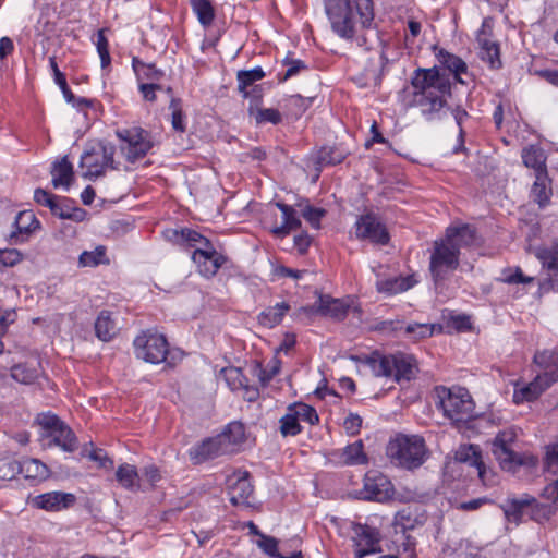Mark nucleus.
Returning a JSON list of instances; mask_svg holds the SVG:
<instances>
[{
  "instance_id": "f257e3e1",
  "label": "nucleus",
  "mask_w": 558,
  "mask_h": 558,
  "mask_svg": "<svg viewBox=\"0 0 558 558\" xmlns=\"http://www.w3.org/2000/svg\"><path fill=\"white\" fill-rule=\"evenodd\" d=\"M412 92L403 90L402 102L407 108H418L422 116L433 121L440 119L441 110L451 96V82L437 66L418 68L411 77Z\"/></svg>"
},
{
  "instance_id": "f03ea898",
  "label": "nucleus",
  "mask_w": 558,
  "mask_h": 558,
  "mask_svg": "<svg viewBox=\"0 0 558 558\" xmlns=\"http://www.w3.org/2000/svg\"><path fill=\"white\" fill-rule=\"evenodd\" d=\"M366 363L375 376L392 377L397 383L410 381L418 371L415 357L403 352L388 355L373 352Z\"/></svg>"
},
{
  "instance_id": "7ed1b4c3",
  "label": "nucleus",
  "mask_w": 558,
  "mask_h": 558,
  "mask_svg": "<svg viewBox=\"0 0 558 558\" xmlns=\"http://www.w3.org/2000/svg\"><path fill=\"white\" fill-rule=\"evenodd\" d=\"M426 445L423 437L417 435H397L387 445L386 454L397 466L414 470L420 468L426 459Z\"/></svg>"
},
{
  "instance_id": "20e7f679",
  "label": "nucleus",
  "mask_w": 558,
  "mask_h": 558,
  "mask_svg": "<svg viewBox=\"0 0 558 558\" xmlns=\"http://www.w3.org/2000/svg\"><path fill=\"white\" fill-rule=\"evenodd\" d=\"M35 423L41 427L43 446L48 448L60 447L64 452H74L77 449V437L58 415L51 412L39 413Z\"/></svg>"
},
{
  "instance_id": "39448f33",
  "label": "nucleus",
  "mask_w": 558,
  "mask_h": 558,
  "mask_svg": "<svg viewBox=\"0 0 558 558\" xmlns=\"http://www.w3.org/2000/svg\"><path fill=\"white\" fill-rule=\"evenodd\" d=\"M437 405L452 422H468L474 416V402L465 388L436 387Z\"/></svg>"
},
{
  "instance_id": "423d86ee",
  "label": "nucleus",
  "mask_w": 558,
  "mask_h": 558,
  "mask_svg": "<svg viewBox=\"0 0 558 558\" xmlns=\"http://www.w3.org/2000/svg\"><path fill=\"white\" fill-rule=\"evenodd\" d=\"M517 434L512 429H505L499 432L493 441V453L498 460L502 470L508 472H517L522 466L534 468L537 464V458L532 454H519L511 449Z\"/></svg>"
},
{
  "instance_id": "0eeeda50",
  "label": "nucleus",
  "mask_w": 558,
  "mask_h": 558,
  "mask_svg": "<svg viewBox=\"0 0 558 558\" xmlns=\"http://www.w3.org/2000/svg\"><path fill=\"white\" fill-rule=\"evenodd\" d=\"M460 265V252L445 238L434 242L429 258V271L436 284L447 280Z\"/></svg>"
},
{
  "instance_id": "6e6552de",
  "label": "nucleus",
  "mask_w": 558,
  "mask_h": 558,
  "mask_svg": "<svg viewBox=\"0 0 558 558\" xmlns=\"http://www.w3.org/2000/svg\"><path fill=\"white\" fill-rule=\"evenodd\" d=\"M116 147L110 143L99 142L97 145L86 149L81 156L80 166L85 168V179L95 180L105 175L106 170L118 169L114 162Z\"/></svg>"
},
{
  "instance_id": "1a4fd4ad",
  "label": "nucleus",
  "mask_w": 558,
  "mask_h": 558,
  "mask_svg": "<svg viewBox=\"0 0 558 558\" xmlns=\"http://www.w3.org/2000/svg\"><path fill=\"white\" fill-rule=\"evenodd\" d=\"M116 135L123 143L121 150L131 163L143 159L155 146L151 132L141 126L119 129Z\"/></svg>"
},
{
  "instance_id": "9d476101",
  "label": "nucleus",
  "mask_w": 558,
  "mask_h": 558,
  "mask_svg": "<svg viewBox=\"0 0 558 558\" xmlns=\"http://www.w3.org/2000/svg\"><path fill=\"white\" fill-rule=\"evenodd\" d=\"M324 4L332 31L342 38H353L355 13L351 0H324Z\"/></svg>"
},
{
  "instance_id": "9b49d317",
  "label": "nucleus",
  "mask_w": 558,
  "mask_h": 558,
  "mask_svg": "<svg viewBox=\"0 0 558 558\" xmlns=\"http://www.w3.org/2000/svg\"><path fill=\"white\" fill-rule=\"evenodd\" d=\"M133 345L135 355L145 362L159 364L167 360L169 344L163 335L145 331L134 339Z\"/></svg>"
},
{
  "instance_id": "f8f14e48",
  "label": "nucleus",
  "mask_w": 558,
  "mask_h": 558,
  "mask_svg": "<svg viewBox=\"0 0 558 558\" xmlns=\"http://www.w3.org/2000/svg\"><path fill=\"white\" fill-rule=\"evenodd\" d=\"M393 493L391 481L383 473L371 470L365 473L363 487L355 492V497L362 500L385 502L392 498Z\"/></svg>"
},
{
  "instance_id": "ddd939ff",
  "label": "nucleus",
  "mask_w": 558,
  "mask_h": 558,
  "mask_svg": "<svg viewBox=\"0 0 558 558\" xmlns=\"http://www.w3.org/2000/svg\"><path fill=\"white\" fill-rule=\"evenodd\" d=\"M352 532L355 558H363L379 549L380 533L376 527L368 524L352 523Z\"/></svg>"
},
{
  "instance_id": "4468645a",
  "label": "nucleus",
  "mask_w": 558,
  "mask_h": 558,
  "mask_svg": "<svg viewBox=\"0 0 558 558\" xmlns=\"http://www.w3.org/2000/svg\"><path fill=\"white\" fill-rule=\"evenodd\" d=\"M76 496L72 493L49 492L29 498L33 508L48 512H59L73 507Z\"/></svg>"
},
{
  "instance_id": "2eb2a0df",
  "label": "nucleus",
  "mask_w": 558,
  "mask_h": 558,
  "mask_svg": "<svg viewBox=\"0 0 558 558\" xmlns=\"http://www.w3.org/2000/svg\"><path fill=\"white\" fill-rule=\"evenodd\" d=\"M301 539L298 537L291 538L281 546V550L278 548L277 538L259 534L257 546L269 557L275 558H303L301 549H299Z\"/></svg>"
},
{
  "instance_id": "dca6fc26",
  "label": "nucleus",
  "mask_w": 558,
  "mask_h": 558,
  "mask_svg": "<svg viewBox=\"0 0 558 558\" xmlns=\"http://www.w3.org/2000/svg\"><path fill=\"white\" fill-rule=\"evenodd\" d=\"M355 233L359 239H367L377 244H387L389 234L386 228L374 215L361 216L355 222Z\"/></svg>"
},
{
  "instance_id": "f3484780",
  "label": "nucleus",
  "mask_w": 558,
  "mask_h": 558,
  "mask_svg": "<svg viewBox=\"0 0 558 558\" xmlns=\"http://www.w3.org/2000/svg\"><path fill=\"white\" fill-rule=\"evenodd\" d=\"M253 492L254 487L247 471H239L230 478L228 495L232 505H248V499L253 495Z\"/></svg>"
},
{
  "instance_id": "a211bd4d",
  "label": "nucleus",
  "mask_w": 558,
  "mask_h": 558,
  "mask_svg": "<svg viewBox=\"0 0 558 558\" xmlns=\"http://www.w3.org/2000/svg\"><path fill=\"white\" fill-rule=\"evenodd\" d=\"M223 446L225 445L221 442V437H218L217 435L215 437L205 439L196 446H193L189 450V456L194 464H199L219 456L229 454L228 449Z\"/></svg>"
},
{
  "instance_id": "6ab92c4d",
  "label": "nucleus",
  "mask_w": 558,
  "mask_h": 558,
  "mask_svg": "<svg viewBox=\"0 0 558 558\" xmlns=\"http://www.w3.org/2000/svg\"><path fill=\"white\" fill-rule=\"evenodd\" d=\"M13 227L9 240L12 244H19L25 242L40 227V222L32 210H22L15 217Z\"/></svg>"
},
{
  "instance_id": "aec40b11",
  "label": "nucleus",
  "mask_w": 558,
  "mask_h": 558,
  "mask_svg": "<svg viewBox=\"0 0 558 558\" xmlns=\"http://www.w3.org/2000/svg\"><path fill=\"white\" fill-rule=\"evenodd\" d=\"M535 501V497L529 494H523L520 497H508L500 508L504 511L505 518L508 522L519 525L522 522L523 515L529 511V505Z\"/></svg>"
},
{
  "instance_id": "412c9836",
  "label": "nucleus",
  "mask_w": 558,
  "mask_h": 558,
  "mask_svg": "<svg viewBox=\"0 0 558 558\" xmlns=\"http://www.w3.org/2000/svg\"><path fill=\"white\" fill-rule=\"evenodd\" d=\"M192 259L197 265L201 275L206 278L214 277L227 262V257L217 251H194Z\"/></svg>"
},
{
  "instance_id": "4be33fe9",
  "label": "nucleus",
  "mask_w": 558,
  "mask_h": 558,
  "mask_svg": "<svg viewBox=\"0 0 558 558\" xmlns=\"http://www.w3.org/2000/svg\"><path fill=\"white\" fill-rule=\"evenodd\" d=\"M350 151L344 149L341 145L323 146L316 153L314 157L315 169L319 172L324 167L336 166L341 163Z\"/></svg>"
},
{
  "instance_id": "5701e85b",
  "label": "nucleus",
  "mask_w": 558,
  "mask_h": 558,
  "mask_svg": "<svg viewBox=\"0 0 558 558\" xmlns=\"http://www.w3.org/2000/svg\"><path fill=\"white\" fill-rule=\"evenodd\" d=\"M534 363L543 368L539 374L548 384L558 381V349L537 352L533 359Z\"/></svg>"
},
{
  "instance_id": "b1692460",
  "label": "nucleus",
  "mask_w": 558,
  "mask_h": 558,
  "mask_svg": "<svg viewBox=\"0 0 558 558\" xmlns=\"http://www.w3.org/2000/svg\"><path fill=\"white\" fill-rule=\"evenodd\" d=\"M550 386L551 385L542 378V376L537 375L533 381L524 386L520 387L519 385H515L513 402L520 404L523 402L534 401Z\"/></svg>"
},
{
  "instance_id": "393cba45",
  "label": "nucleus",
  "mask_w": 558,
  "mask_h": 558,
  "mask_svg": "<svg viewBox=\"0 0 558 558\" xmlns=\"http://www.w3.org/2000/svg\"><path fill=\"white\" fill-rule=\"evenodd\" d=\"M332 456L339 459L343 465H364L368 463L367 454L364 452L363 441L356 440L349 444L341 450H336Z\"/></svg>"
},
{
  "instance_id": "a878e982",
  "label": "nucleus",
  "mask_w": 558,
  "mask_h": 558,
  "mask_svg": "<svg viewBox=\"0 0 558 558\" xmlns=\"http://www.w3.org/2000/svg\"><path fill=\"white\" fill-rule=\"evenodd\" d=\"M314 307L320 315L329 316L335 319H343L348 314V305L339 299L325 294H319L314 303Z\"/></svg>"
},
{
  "instance_id": "bb28decb",
  "label": "nucleus",
  "mask_w": 558,
  "mask_h": 558,
  "mask_svg": "<svg viewBox=\"0 0 558 558\" xmlns=\"http://www.w3.org/2000/svg\"><path fill=\"white\" fill-rule=\"evenodd\" d=\"M276 207L282 213L283 222L281 226H276L270 230L275 236L284 238L291 231L301 227V220L296 216V210L291 205L277 202Z\"/></svg>"
},
{
  "instance_id": "cd10ccee",
  "label": "nucleus",
  "mask_w": 558,
  "mask_h": 558,
  "mask_svg": "<svg viewBox=\"0 0 558 558\" xmlns=\"http://www.w3.org/2000/svg\"><path fill=\"white\" fill-rule=\"evenodd\" d=\"M40 375V361L33 357L26 362L14 364L11 367V377L21 384L31 385Z\"/></svg>"
},
{
  "instance_id": "c85d7f7f",
  "label": "nucleus",
  "mask_w": 558,
  "mask_h": 558,
  "mask_svg": "<svg viewBox=\"0 0 558 558\" xmlns=\"http://www.w3.org/2000/svg\"><path fill=\"white\" fill-rule=\"evenodd\" d=\"M218 437H221V442H223V447L228 449V453H233L246 439L245 426L238 421L231 422Z\"/></svg>"
},
{
  "instance_id": "c756f323",
  "label": "nucleus",
  "mask_w": 558,
  "mask_h": 558,
  "mask_svg": "<svg viewBox=\"0 0 558 558\" xmlns=\"http://www.w3.org/2000/svg\"><path fill=\"white\" fill-rule=\"evenodd\" d=\"M20 474H23L25 480L44 482L50 476L49 468L40 460L35 458H23L19 460Z\"/></svg>"
},
{
  "instance_id": "7c9ffc66",
  "label": "nucleus",
  "mask_w": 558,
  "mask_h": 558,
  "mask_svg": "<svg viewBox=\"0 0 558 558\" xmlns=\"http://www.w3.org/2000/svg\"><path fill=\"white\" fill-rule=\"evenodd\" d=\"M483 34L484 29H481L477 35V41L480 45L478 56L482 61L489 65L490 69L497 70L501 68L499 45L496 41L483 38Z\"/></svg>"
},
{
  "instance_id": "2f4dec72",
  "label": "nucleus",
  "mask_w": 558,
  "mask_h": 558,
  "mask_svg": "<svg viewBox=\"0 0 558 558\" xmlns=\"http://www.w3.org/2000/svg\"><path fill=\"white\" fill-rule=\"evenodd\" d=\"M436 58L445 69L454 75L458 83L465 84L461 75L468 74V65L460 57L452 54L445 49H439L436 52Z\"/></svg>"
},
{
  "instance_id": "473e14b6",
  "label": "nucleus",
  "mask_w": 558,
  "mask_h": 558,
  "mask_svg": "<svg viewBox=\"0 0 558 558\" xmlns=\"http://www.w3.org/2000/svg\"><path fill=\"white\" fill-rule=\"evenodd\" d=\"M475 230L469 225L449 227L446 230L445 239L457 246L460 252L462 247L471 246L475 241Z\"/></svg>"
},
{
  "instance_id": "72a5a7b5",
  "label": "nucleus",
  "mask_w": 558,
  "mask_h": 558,
  "mask_svg": "<svg viewBox=\"0 0 558 558\" xmlns=\"http://www.w3.org/2000/svg\"><path fill=\"white\" fill-rule=\"evenodd\" d=\"M51 175L52 185L54 187L63 186L68 190L71 186L74 177V171L73 166L69 161L66 156L53 162Z\"/></svg>"
},
{
  "instance_id": "f704fd0d",
  "label": "nucleus",
  "mask_w": 558,
  "mask_h": 558,
  "mask_svg": "<svg viewBox=\"0 0 558 558\" xmlns=\"http://www.w3.org/2000/svg\"><path fill=\"white\" fill-rule=\"evenodd\" d=\"M551 181L547 172H538L531 189V197L541 207L548 204L551 195Z\"/></svg>"
},
{
  "instance_id": "c9c22d12",
  "label": "nucleus",
  "mask_w": 558,
  "mask_h": 558,
  "mask_svg": "<svg viewBox=\"0 0 558 558\" xmlns=\"http://www.w3.org/2000/svg\"><path fill=\"white\" fill-rule=\"evenodd\" d=\"M521 157L524 166L532 168L535 171V175L538 172H547L546 155L539 146L530 145L524 147Z\"/></svg>"
},
{
  "instance_id": "e433bc0d",
  "label": "nucleus",
  "mask_w": 558,
  "mask_h": 558,
  "mask_svg": "<svg viewBox=\"0 0 558 558\" xmlns=\"http://www.w3.org/2000/svg\"><path fill=\"white\" fill-rule=\"evenodd\" d=\"M456 458L459 462L469 463L471 466H474L477 470L478 476L483 477L485 465L477 446L469 445L460 447L456 453Z\"/></svg>"
},
{
  "instance_id": "4c0bfd02",
  "label": "nucleus",
  "mask_w": 558,
  "mask_h": 558,
  "mask_svg": "<svg viewBox=\"0 0 558 558\" xmlns=\"http://www.w3.org/2000/svg\"><path fill=\"white\" fill-rule=\"evenodd\" d=\"M95 332L101 341H110L116 332L117 327L114 320L111 318L109 311H101L95 322Z\"/></svg>"
},
{
  "instance_id": "58836bf2",
  "label": "nucleus",
  "mask_w": 558,
  "mask_h": 558,
  "mask_svg": "<svg viewBox=\"0 0 558 558\" xmlns=\"http://www.w3.org/2000/svg\"><path fill=\"white\" fill-rule=\"evenodd\" d=\"M290 310L287 302L277 303L275 306L267 307L258 316L260 325L267 328H272L280 324L286 313Z\"/></svg>"
},
{
  "instance_id": "ea45409f",
  "label": "nucleus",
  "mask_w": 558,
  "mask_h": 558,
  "mask_svg": "<svg viewBox=\"0 0 558 558\" xmlns=\"http://www.w3.org/2000/svg\"><path fill=\"white\" fill-rule=\"evenodd\" d=\"M265 72L260 66H256L252 70H240L236 73L238 80V92L242 97L247 96V88L255 86L254 83L265 77Z\"/></svg>"
},
{
  "instance_id": "a19ab883",
  "label": "nucleus",
  "mask_w": 558,
  "mask_h": 558,
  "mask_svg": "<svg viewBox=\"0 0 558 558\" xmlns=\"http://www.w3.org/2000/svg\"><path fill=\"white\" fill-rule=\"evenodd\" d=\"M116 478L125 489L135 490L140 487L138 473L134 465L121 464L116 472Z\"/></svg>"
},
{
  "instance_id": "79ce46f5",
  "label": "nucleus",
  "mask_w": 558,
  "mask_h": 558,
  "mask_svg": "<svg viewBox=\"0 0 558 558\" xmlns=\"http://www.w3.org/2000/svg\"><path fill=\"white\" fill-rule=\"evenodd\" d=\"M250 116L254 117L256 124L271 123L277 125L282 122V114L275 108H255L253 104L248 107Z\"/></svg>"
},
{
  "instance_id": "37998d69",
  "label": "nucleus",
  "mask_w": 558,
  "mask_h": 558,
  "mask_svg": "<svg viewBox=\"0 0 558 558\" xmlns=\"http://www.w3.org/2000/svg\"><path fill=\"white\" fill-rule=\"evenodd\" d=\"M193 12L196 14L198 22L207 27L211 25L215 19V9L209 0H190Z\"/></svg>"
},
{
  "instance_id": "c03bdc74",
  "label": "nucleus",
  "mask_w": 558,
  "mask_h": 558,
  "mask_svg": "<svg viewBox=\"0 0 558 558\" xmlns=\"http://www.w3.org/2000/svg\"><path fill=\"white\" fill-rule=\"evenodd\" d=\"M535 256L541 260L543 267L558 272V240L550 247H538Z\"/></svg>"
},
{
  "instance_id": "a18cd8bd",
  "label": "nucleus",
  "mask_w": 558,
  "mask_h": 558,
  "mask_svg": "<svg viewBox=\"0 0 558 558\" xmlns=\"http://www.w3.org/2000/svg\"><path fill=\"white\" fill-rule=\"evenodd\" d=\"M411 286L410 279L403 277L380 280L376 284L377 290L386 294H397L407 291Z\"/></svg>"
},
{
  "instance_id": "49530a36",
  "label": "nucleus",
  "mask_w": 558,
  "mask_h": 558,
  "mask_svg": "<svg viewBox=\"0 0 558 558\" xmlns=\"http://www.w3.org/2000/svg\"><path fill=\"white\" fill-rule=\"evenodd\" d=\"M78 263L83 267H95L99 264L109 263L105 246H98L94 251H84L80 255Z\"/></svg>"
},
{
  "instance_id": "de8ad7c7",
  "label": "nucleus",
  "mask_w": 558,
  "mask_h": 558,
  "mask_svg": "<svg viewBox=\"0 0 558 558\" xmlns=\"http://www.w3.org/2000/svg\"><path fill=\"white\" fill-rule=\"evenodd\" d=\"M290 412L295 414L299 422L302 420L304 422L310 423L311 425H314L319 421L316 410L313 407L303 402H296L291 404Z\"/></svg>"
},
{
  "instance_id": "09e8293b",
  "label": "nucleus",
  "mask_w": 558,
  "mask_h": 558,
  "mask_svg": "<svg viewBox=\"0 0 558 558\" xmlns=\"http://www.w3.org/2000/svg\"><path fill=\"white\" fill-rule=\"evenodd\" d=\"M280 433L283 437L296 436L302 432L300 422L295 414L290 412V405L287 409V413L280 418Z\"/></svg>"
},
{
  "instance_id": "8fccbe9b",
  "label": "nucleus",
  "mask_w": 558,
  "mask_h": 558,
  "mask_svg": "<svg viewBox=\"0 0 558 558\" xmlns=\"http://www.w3.org/2000/svg\"><path fill=\"white\" fill-rule=\"evenodd\" d=\"M355 11L360 16V23L363 28H371L374 20L373 0H356Z\"/></svg>"
},
{
  "instance_id": "3c124183",
  "label": "nucleus",
  "mask_w": 558,
  "mask_h": 558,
  "mask_svg": "<svg viewBox=\"0 0 558 558\" xmlns=\"http://www.w3.org/2000/svg\"><path fill=\"white\" fill-rule=\"evenodd\" d=\"M49 65H50V69L52 70V72H53L54 82L60 87V89L62 90V94H63L65 100L66 101L74 100L75 99V95L70 89V87H69V85L66 83L65 75L59 70L58 63H57V59H56L54 56L49 58Z\"/></svg>"
},
{
  "instance_id": "603ef678",
  "label": "nucleus",
  "mask_w": 558,
  "mask_h": 558,
  "mask_svg": "<svg viewBox=\"0 0 558 558\" xmlns=\"http://www.w3.org/2000/svg\"><path fill=\"white\" fill-rule=\"evenodd\" d=\"M282 64L287 68L284 74L282 77L279 78L280 82H284L298 74H300L302 71H305L308 69L307 64L300 60L294 59L291 53H289L282 61Z\"/></svg>"
},
{
  "instance_id": "864d4df0",
  "label": "nucleus",
  "mask_w": 558,
  "mask_h": 558,
  "mask_svg": "<svg viewBox=\"0 0 558 558\" xmlns=\"http://www.w3.org/2000/svg\"><path fill=\"white\" fill-rule=\"evenodd\" d=\"M435 326L429 324L412 323L408 324L404 328L405 335L410 336L413 340L432 337Z\"/></svg>"
},
{
  "instance_id": "5fc2aeb1",
  "label": "nucleus",
  "mask_w": 558,
  "mask_h": 558,
  "mask_svg": "<svg viewBox=\"0 0 558 558\" xmlns=\"http://www.w3.org/2000/svg\"><path fill=\"white\" fill-rule=\"evenodd\" d=\"M20 472L19 460L0 458V484L13 480Z\"/></svg>"
},
{
  "instance_id": "6e6d98bb",
  "label": "nucleus",
  "mask_w": 558,
  "mask_h": 558,
  "mask_svg": "<svg viewBox=\"0 0 558 558\" xmlns=\"http://www.w3.org/2000/svg\"><path fill=\"white\" fill-rule=\"evenodd\" d=\"M171 125L177 132L183 133L185 131L184 114L182 111V101L180 98H172L170 100Z\"/></svg>"
},
{
  "instance_id": "4d7b16f0",
  "label": "nucleus",
  "mask_w": 558,
  "mask_h": 558,
  "mask_svg": "<svg viewBox=\"0 0 558 558\" xmlns=\"http://www.w3.org/2000/svg\"><path fill=\"white\" fill-rule=\"evenodd\" d=\"M453 118L456 120V123L459 128V135H458V145L453 148V154H459L462 151H466V148L464 146V130L462 128L463 120L469 116L466 110L461 107H456L452 110Z\"/></svg>"
},
{
  "instance_id": "13d9d810",
  "label": "nucleus",
  "mask_w": 558,
  "mask_h": 558,
  "mask_svg": "<svg viewBox=\"0 0 558 558\" xmlns=\"http://www.w3.org/2000/svg\"><path fill=\"white\" fill-rule=\"evenodd\" d=\"M501 281L508 284H517V283H532L534 281L533 277L525 276L520 267L515 268H507L502 271Z\"/></svg>"
},
{
  "instance_id": "bf43d9fd",
  "label": "nucleus",
  "mask_w": 558,
  "mask_h": 558,
  "mask_svg": "<svg viewBox=\"0 0 558 558\" xmlns=\"http://www.w3.org/2000/svg\"><path fill=\"white\" fill-rule=\"evenodd\" d=\"M96 47H97V52L100 57L101 68L102 69L108 68L111 63V58H110V53H109L108 39L105 36L104 29H99L97 32Z\"/></svg>"
},
{
  "instance_id": "052dcab7",
  "label": "nucleus",
  "mask_w": 558,
  "mask_h": 558,
  "mask_svg": "<svg viewBox=\"0 0 558 558\" xmlns=\"http://www.w3.org/2000/svg\"><path fill=\"white\" fill-rule=\"evenodd\" d=\"M303 218L311 223L312 227L318 229L320 226V220L325 216L326 210L323 208H317L311 205H306L302 209Z\"/></svg>"
},
{
  "instance_id": "680f3d73",
  "label": "nucleus",
  "mask_w": 558,
  "mask_h": 558,
  "mask_svg": "<svg viewBox=\"0 0 558 558\" xmlns=\"http://www.w3.org/2000/svg\"><path fill=\"white\" fill-rule=\"evenodd\" d=\"M223 377L232 390L243 387L244 376L242 371L236 367H229L222 369Z\"/></svg>"
},
{
  "instance_id": "e2e57ef3",
  "label": "nucleus",
  "mask_w": 558,
  "mask_h": 558,
  "mask_svg": "<svg viewBox=\"0 0 558 558\" xmlns=\"http://www.w3.org/2000/svg\"><path fill=\"white\" fill-rule=\"evenodd\" d=\"M545 468L547 471L558 474V442L546 446Z\"/></svg>"
},
{
  "instance_id": "0e129e2a",
  "label": "nucleus",
  "mask_w": 558,
  "mask_h": 558,
  "mask_svg": "<svg viewBox=\"0 0 558 558\" xmlns=\"http://www.w3.org/2000/svg\"><path fill=\"white\" fill-rule=\"evenodd\" d=\"M280 361L274 359L267 368L258 367V378L263 386H267L269 381L279 373Z\"/></svg>"
},
{
  "instance_id": "69168bd1",
  "label": "nucleus",
  "mask_w": 558,
  "mask_h": 558,
  "mask_svg": "<svg viewBox=\"0 0 558 558\" xmlns=\"http://www.w3.org/2000/svg\"><path fill=\"white\" fill-rule=\"evenodd\" d=\"M88 458L92 461L97 462L98 465L102 469L111 470L113 468V460L109 458V456L104 449H92L88 453Z\"/></svg>"
},
{
  "instance_id": "338daca9",
  "label": "nucleus",
  "mask_w": 558,
  "mask_h": 558,
  "mask_svg": "<svg viewBox=\"0 0 558 558\" xmlns=\"http://www.w3.org/2000/svg\"><path fill=\"white\" fill-rule=\"evenodd\" d=\"M527 514L530 515V519L534 521H541L543 519L549 518L550 510L548 506L539 504L535 498V501L529 505Z\"/></svg>"
},
{
  "instance_id": "774afa93",
  "label": "nucleus",
  "mask_w": 558,
  "mask_h": 558,
  "mask_svg": "<svg viewBox=\"0 0 558 558\" xmlns=\"http://www.w3.org/2000/svg\"><path fill=\"white\" fill-rule=\"evenodd\" d=\"M22 260V254L15 248L0 250V264L13 267Z\"/></svg>"
}]
</instances>
